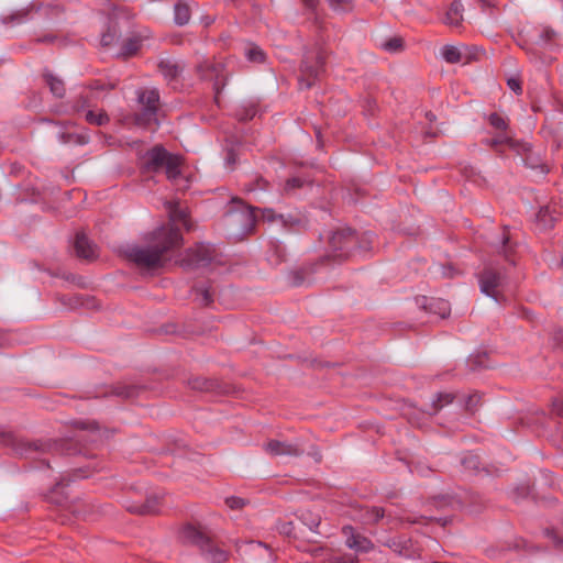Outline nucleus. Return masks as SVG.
Listing matches in <instances>:
<instances>
[{
    "mask_svg": "<svg viewBox=\"0 0 563 563\" xmlns=\"http://www.w3.org/2000/svg\"><path fill=\"white\" fill-rule=\"evenodd\" d=\"M183 245L184 238L177 227L162 225L148 234L146 245H129L122 254L136 267L147 272H157L168 265L175 252L179 251Z\"/></svg>",
    "mask_w": 563,
    "mask_h": 563,
    "instance_id": "1",
    "label": "nucleus"
},
{
    "mask_svg": "<svg viewBox=\"0 0 563 563\" xmlns=\"http://www.w3.org/2000/svg\"><path fill=\"white\" fill-rule=\"evenodd\" d=\"M257 211H261L263 220L267 222L278 221V216L282 214L273 209L255 208L244 203L240 198H232L231 207L223 216L224 224L232 229L231 235L243 239L253 233L257 223Z\"/></svg>",
    "mask_w": 563,
    "mask_h": 563,
    "instance_id": "2",
    "label": "nucleus"
},
{
    "mask_svg": "<svg viewBox=\"0 0 563 563\" xmlns=\"http://www.w3.org/2000/svg\"><path fill=\"white\" fill-rule=\"evenodd\" d=\"M372 241L367 234L360 236L351 228H341L332 232L329 238V252L320 257L325 265L330 263H342L349 260L356 252H367Z\"/></svg>",
    "mask_w": 563,
    "mask_h": 563,
    "instance_id": "3",
    "label": "nucleus"
},
{
    "mask_svg": "<svg viewBox=\"0 0 563 563\" xmlns=\"http://www.w3.org/2000/svg\"><path fill=\"white\" fill-rule=\"evenodd\" d=\"M183 157L170 153L162 144H155L139 156V169L142 175L165 173L170 181L181 175Z\"/></svg>",
    "mask_w": 563,
    "mask_h": 563,
    "instance_id": "4",
    "label": "nucleus"
},
{
    "mask_svg": "<svg viewBox=\"0 0 563 563\" xmlns=\"http://www.w3.org/2000/svg\"><path fill=\"white\" fill-rule=\"evenodd\" d=\"M139 109L131 115L132 122L142 129L156 131L161 125V96L156 88L136 90Z\"/></svg>",
    "mask_w": 563,
    "mask_h": 563,
    "instance_id": "5",
    "label": "nucleus"
},
{
    "mask_svg": "<svg viewBox=\"0 0 563 563\" xmlns=\"http://www.w3.org/2000/svg\"><path fill=\"white\" fill-rule=\"evenodd\" d=\"M2 441L3 444L10 448L15 455L37 460L41 465H45L47 468L52 467L49 460L42 459L41 456L56 450L57 445L55 442L27 441L12 433L4 434Z\"/></svg>",
    "mask_w": 563,
    "mask_h": 563,
    "instance_id": "6",
    "label": "nucleus"
},
{
    "mask_svg": "<svg viewBox=\"0 0 563 563\" xmlns=\"http://www.w3.org/2000/svg\"><path fill=\"white\" fill-rule=\"evenodd\" d=\"M327 58L328 52L322 46H317L314 49H307L303 53L299 67V84L301 87L310 89L316 81L320 79L325 71Z\"/></svg>",
    "mask_w": 563,
    "mask_h": 563,
    "instance_id": "7",
    "label": "nucleus"
},
{
    "mask_svg": "<svg viewBox=\"0 0 563 563\" xmlns=\"http://www.w3.org/2000/svg\"><path fill=\"white\" fill-rule=\"evenodd\" d=\"M558 33L550 26L537 25L519 35L518 45L528 54H534L538 48L551 49L556 45Z\"/></svg>",
    "mask_w": 563,
    "mask_h": 563,
    "instance_id": "8",
    "label": "nucleus"
},
{
    "mask_svg": "<svg viewBox=\"0 0 563 563\" xmlns=\"http://www.w3.org/2000/svg\"><path fill=\"white\" fill-rule=\"evenodd\" d=\"M217 250L213 244L199 242L188 247L176 263L186 271L206 268L214 261Z\"/></svg>",
    "mask_w": 563,
    "mask_h": 563,
    "instance_id": "9",
    "label": "nucleus"
},
{
    "mask_svg": "<svg viewBox=\"0 0 563 563\" xmlns=\"http://www.w3.org/2000/svg\"><path fill=\"white\" fill-rule=\"evenodd\" d=\"M477 277L479 289L483 294L493 298L498 303L506 300V297L499 290L505 279V275L499 269L486 266L478 273Z\"/></svg>",
    "mask_w": 563,
    "mask_h": 563,
    "instance_id": "10",
    "label": "nucleus"
},
{
    "mask_svg": "<svg viewBox=\"0 0 563 563\" xmlns=\"http://www.w3.org/2000/svg\"><path fill=\"white\" fill-rule=\"evenodd\" d=\"M196 70L201 79L213 81L214 100L218 102V96L225 86L223 65L206 59L197 65Z\"/></svg>",
    "mask_w": 563,
    "mask_h": 563,
    "instance_id": "11",
    "label": "nucleus"
},
{
    "mask_svg": "<svg viewBox=\"0 0 563 563\" xmlns=\"http://www.w3.org/2000/svg\"><path fill=\"white\" fill-rule=\"evenodd\" d=\"M264 451L273 457L276 456H301L305 452L298 442H287L272 439L264 444Z\"/></svg>",
    "mask_w": 563,
    "mask_h": 563,
    "instance_id": "12",
    "label": "nucleus"
},
{
    "mask_svg": "<svg viewBox=\"0 0 563 563\" xmlns=\"http://www.w3.org/2000/svg\"><path fill=\"white\" fill-rule=\"evenodd\" d=\"M494 250L501 254L506 261L510 263H515L514 255L517 249V242L512 240V236L509 232V228L507 225L503 227L499 235L490 242Z\"/></svg>",
    "mask_w": 563,
    "mask_h": 563,
    "instance_id": "13",
    "label": "nucleus"
},
{
    "mask_svg": "<svg viewBox=\"0 0 563 563\" xmlns=\"http://www.w3.org/2000/svg\"><path fill=\"white\" fill-rule=\"evenodd\" d=\"M163 500V495L161 494H152L146 497V499L136 504L133 503L131 505H126L125 509L134 515L147 516V515H156L161 510Z\"/></svg>",
    "mask_w": 563,
    "mask_h": 563,
    "instance_id": "14",
    "label": "nucleus"
},
{
    "mask_svg": "<svg viewBox=\"0 0 563 563\" xmlns=\"http://www.w3.org/2000/svg\"><path fill=\"white\" fill-rule=\"evenodd\" d=\"M325 265L320 262V258L313 263H307L302 265L300 268L292 271L289 274L290 285L294 287H300L305 285H310L312 280V276L317 273L319 266Z\"/></svg>",
    "mask_w": 563,
    "mask_h": 563,
    "instance_id": "15",
    "label": "nucleus"
},
{
    "mask_svg": "<svg viewBox=\"0 0 563 563\" xmlns=\"http://www.w3.org/2000/svg\"><path fill=\"white\" fill-rule=\"evenodd\" d=\"M180 537L185 543L197 547L199 551H201L211 539L200 527L192 523L183 526Z\"/></svg>",
    "mask_w": 563,
    "mask_h": 563,
    "instance_id": "16",
    "label": "nucleus"
},
{
    "mask_svg": "<svg viewBox=\"0 0 563 563\" xmlns=\"http://www.w3.org/2000/svg\"><path fill=\"white\" fill-rule=\"evenodd\" d=\"M342 532L346 537L345 544L349 549L364 553L374 549V543L367 537L355 533L352 526H344Z\"/></svg>",
    "mask_w": 563,
    "mask_h": 563,
    "instance_id": "17",
    "label": "nucleus"
},
{
    "mask_svg": "<svg viewBox=\"0 0 563 563\" xmlns=\"http://www.w3.org/2000/svg\"><path fill=\"white\" fill-rule=\"evenodd\" d=\"M386 545L400 556L416 558L419 555L418 547L406 536L390 538Z\"/></svg>",
    "mask_w": 563,
    "mask_h": 563,
    "instance_id": "18",
    "label": "nucleus"
},
{
    "mask_svg": "<svg viewBox=\"0 0 563 563\" xmlns=\"http://www.w3.org/2000/svg\"><path fill=\"white\" fill-rule=\"evenodd\" d=\"M145 390V387L142 385L135 384H126L123 382H119L114 385H111L109 389L103 394L104 396H114L121 399H134L140 396L142 391Z\"/></svg>",
    "mask_w": 563,
    "mask_h": 563,
    "instance_id": "19",
    "label": "nucleus"
},
{
    "mask_svg": "<svg viewBox=\"0 0 563 563\" xmlns=\"http://www.w3.org/2000/svg\"><path fill=\"white\" fill-rule=\"evenodd\" d=\"M157 68L168 85L177 84L184 71V65L170 58L161 59Z\"/></svg>",
    "mask_w": 563,
    "mask_h": 563,
    "instance_id": "20",
    "label": "nucleus"
},
{
    "mask_svg": "<svg viewBox=\"0 0 563 563\" xmlns=\"http://www.w3.org/2000/svg\"><path fill=\"white\" fill-rule=\"evenodd\" d=\"M95 472H98L97 467L81 466L77 468H73L71 471L62 473L58 481L55 483L53 487V492L57 493L60 487L67 486L70 482L76 481L78 478H88Z\"/></svg>",
    "mask_w": 563,
    "mask_h": 563,
    "instance_id": "21",
    "label": "nucleus"
},
{
    "mask_svg": "<svg viewBox=\"0 0 563 563\" xmlns=\"http://www.w3.org/2000/svg\"><path fill=\"white\" fill-rule=\"evenodd\" d=\"M74 249L79 258L92 261L97 257L96 245L84 232H77L74 241Z\"/></svg>",
    "mask_w": 563,
    "mask_h": 563,
    "instance_id": "22",
    "label": "nucleus"
},
{
    "mask_svg": "<svg viewBox=\"0 0 563 563\" xmlns=\"http://www.w3.org/2000/svg\"><path fill=\"white\" fill-rule=\"evenodd\" d=\"M188 386L194 390L208 393H223L222 383L216 378H207L201 376L188 379Z\"/></svg>",
    "mask_w": 563,
    "mask_h": 563,
    "instance_id": "23",
    "label": "nucleus"
},
{
    "mask_svg": "<svg viewBox=\"0 0 563 563\" xmlns=\"http://www.w3.org/2000/svg\"><path fill=\"white\" fill-rule=\"evenodd\" d=\"M200 554L210 563H227L230 552L218 547L212 539L200 551Z\"/></svg>",
    "mask_w": 563,
    "mask_h": 563,
    "instance_id": "24",
    "label": "nucleus"
},
{
    "mask_svg": "<svg viewBox=\"0 0 563 563\" xmlns=\"http://www.w3.org/2000/svg\"><path fill=\"white\" fill-rule=\"evenodd\" d=\"M559 213L551 206H543L536 216L537 225L540 230L552 229L558 220Z\"/></svg>",
    "mask_w": 563,
    "mask_h": 563,
    "instance_id": "25",
    "label": "nucleus"
},
{
    "mask_svg": "<svg viewBox=\"0 0 563 563\" xmlns=\"http://www.w3.org/2000/svg\"><path fill=\"white\" fill-rule=\"evenodd\" d=\"M312 183V178L307 175L291 176L285 180L282 192L291 196L305 186H311Z\"/></svg>",
    "mask_w": 563,
    "mask_h": 563,
    "instance_id": "26",
    "label": "nucleus"
},
{
    "mask_svg": "<svg viewBox=\"0 0 563 563\" xmlns=\"http://www.w3.org/2000/svg\"><path fill=\"white\" fill-rule=\"evenodd\" d=\"M191 292L201 306L207 307L213 302V290L210 282L195 284Z\"/></svg>",
    "mask_w": 563,
    "mask_h": 563,
    "instance_id": "27",
    "label": "nucleus"
},
{
    "mask_svg": "<svg viewBox=\"0 0 563 563\" xmlns=\"http://www.w3.org/2000/svg\"><path fill=\"white\" fill-rule=\"evenodd\" d=\"M295 516L310 531L319 533L318 528L321 523V515L310 509H299Z\"/></svg>",
    "mask_w": 563,
    "mask_h": 563,
    "instance_id": "28",
    "label": "nucleus"
},
{
    "mask_svg": "<svg viewBox=\"0 0 563 563\" xmlns=\"http://www.w3.org/2000/svg\"><path fill=\"white\" fill-rule=\"evenodd\" d=\"M278 221L288 232H300L306 228V220L299 213L280 214Z\"/></svg>",
    "mask_w": 563,
    "mask_h": 563,
    "instance_id": "29",
    "label": "nucleus"
},
{
    "mask_svg": "<svg viewBox=\"0 0 563 563\" xmlns=\"http://www.w3.org/2000/svg\"><path fill=\"white\" fill-rule=\"evenodd\" d=\"M42 76L54 97L59 99L65 97L66 88L64 81L60 78L53 75L48 69H45Z\"/></svg>",
    "mask_w": 563,
    "mask_h": 563,
    "instance_id": "30",
    "label": "nucleus"
},
{
    "mask_svg": "<svg viewBox=\"0 0 563 563\" xmlns=\"http://www.w3.org/2000/svg\"><path fill=\"white\" fill-rule=\"evenodd\" d=\"M169 219L173 223H180L186 231L194 229V223L186 209L179 207V205H173L169 208Z\"/></svg>",
    "mask_w": 563,
    "mask_h": 563,
    "instance_id": "31",
    "label": "nucleus"
},
{
    "mask_svg": "<svg viewBox=\"0 0 563 563\" xmlns=\"http://www.w3.org/2000/svg\"><path fill=\"white\" fill-rule=\"evenodd\" d=\"M258 112L257 103L246 102L234 109V118L240 122H249L255 118Z\"/></svg>",
    "mask_w": 563,
    "mask_h": 563,
    "instance_id": "32",
    "label": "nucleus"
},
{
    "mask_svg": "<svg viewBox=\"0 0 563 563\" xmlns=\"http://www.w3.org/2000/svg\"><path fill=\"white\" fill-rule=\"evenodd\" d=\"M142 46V38L137 36L126 38L122 45L119 53V56L128 59L130 57L135 56Z\"/></svg>",
    "mask_w": 563,
    "mask_h": 563,
    "instance_id": "33",
    "label": "nucleus"
},
{
    "mask_svg": "<svg viewBox=\"0 0 563 563\" xmlns=\"http://www.w3.org/2000/svg\"><path fill=\"white\" fill-rule=\"evenodd\" d=\"M462 12H463L462 2L459 0L453 1L450 4V7L445 13L444 23L449 24V25L457 26L460 24V22L463 20Z\"/></svg>",
    "mask_w": 563,
    "mask_h": 563,
    "instance_id": "34",
    "label": "nucleus"
},
{
    "mask_svg": "<svg viewBox=\"0 0 563 563\" xmlns=\"http://www.w3.org/2000/svg\"><path fill=\"white\" fill-rule=\"evenodd\" d=\"M385 516V509L382 507L373 506L362 509V519L364 523L375 525Z\"/></svg>",
    "mask_w": 563,
    "mask_h": 563,
    "instance_id": "35",
    "label": "nucleus"
},
{
    "mask_svg": "<svg viewBox=\"0 0 563 563\" xmlns=\"http://www.w3.org/2000/svg\"><path fill=\"white\" fill-rule=\"evenodd\" d=\"M191 16L190 8L188 4L177 2L174 7V21L177 25H186Z\"/></svg>",
    "mask_w": 563,
    "mask_h": 563,
    "instance_id": "36",
    "label": "nucleus"
},
{
    "mask_svg": "<svg viewBox=\"0 0 563 563\" xmlns=\"http://www.w3.org/2000/svg\"><path fill=\"white\" fill-rule=\"evenodd\" d=\"M85 120L91 125L103 126L110 122V117L104 110H100L99 112L88 110L85 114Z\"/></svg>",
    "mask_w": 563,
    "mask_h": 563,
    "instance_id": "37",
    "label": "nucleus"
},
{
    "mask_svg": "<svg viewBox=\"0 0 563 563\" xmlns=\"http://www.w3.org/2000/svg\"><path fill=\"white\" fill-rule=\"evenodd\" d=\"M441 55L449 64H456L463 60V54L453 45H444L441 49Z\"/></svg>",
    "mask_w": 563,
    "mask_h": 563,
    "instance_id": "38",
    "label": "nucleus"
},
{
    "mask_svg": "<svg viewBox=\"0 0 563 563\" xmlns=\"http://www.w3.org/2000/svg\"><path fill=\"white\" fill-rule=\"evenodd\" d=\"M455 399V395L453 393H438L435 399L432 402V412L437 413L443 407L450 405Z\"/></svg>",
    "mask_w": 563,
    "mask_h": 563,
    "instance_id": "39",
    "label": "nucleus"
},
{
    "mask_svg": "<svg viewBox=\"0 0 563 563\" xmlns=\"http://www.w3.org/2000/svg\"><path fill=\"white\" fill-rule=\"evenodd\" d=\"M245 57L251 63L263 64L265 63L267 56L260 46L252 44L246 48Z\"/></svg>",
    "mask_w": 563,
    "mask_h": 563,
    "instance_id": "40",
    "label": "nucleus"
},
{
    "mask_svg": "<svg viewBox=\"0 0 563 563\" xmlns=\"http://www.w3.org/2000/svg\"><path fill=\"white\" fill-rule=\"evenodd\" d=\"M488 362V355L487 353H482V354H476L474 356H471L467 358V367L470 368V371L472 372H475V371H479L482 368H488L489 365L487 364Z\"/></svg>",
    "mask_w": 563,
    "mask_h": 563,
    "instance_id": "41",
    "label": "nucleus"
},
{
    "mask_svg": "<svg viewBox=\"0 0 563 563\" xmlns=\"http://www.w3.org/2000/svg\"><path fill=\"white\" fill-rule=\"evenodd\" d=\"M487 120L489 125L499 132H506L509 128L508 120L497 112L490 113Z\"/></svg>",
    "mask_w": 563,
    "mask_h": 563,
    "instance_id": "42",
    "label": "nucleus"
},
{
    "mask_svg": "<svg viewBox=\"0 0 563 563\" xmlns=\"http://www.w3.org/2000/svg\"><path fill=\"white\" fill-rule=\"evenodd\" d=\"M119 38V31L115 25H108L106 32L101 34L100 43L103 47L111 46Z\"/></svg>",
    "mask_w": 563,
    "mask_h": 563,
    "instance_id": "43",
    "label": "nucleus"
},
{
    "mask_svg": "<svg viewBox=\"0 0 563 563\" xmlns=\"http://www.w3.org/2000/svg\"><path fill=\"white\" fill-rule=\"evenodd\" d=\"M269 187V183L262 176H256L253 180L249 181L244 185V188L247 192H253L257 190L265 191Z\"/></svg>",
    "mask_w": 563,
    "mask_h": 563,
    "instance_id": "44",
    "label": "nucleus"
},
{
    "mask_svg": "<svg viewBox=\"0 0 563 563\" xmlns=\"http://www.w3.org/2000/svg\"><path fill=\"white\" fill-rule=\"evenodd\" d=\"M483 143L497 151L500 145H504V144L512 145V140H511V137L507 136L506 134L499 133L493 139L484 140Z\"/></svg>",
    "mask_w": 563,
    "mask_h": 563,
    "instance_id": "45",
    "label": "nucleus"
},
{
    "mask_svg": "<svg viewBox=\"0 0 563 563\" xmlns=\"http://www.w3.org/2000/svg\"><path fill=\"white\" fill-rule=\"evenodd\" d=\"M91 106L90 96L87 93H80L71 102V109L74 112H81Z\"/></svg>",
    "mask_w": 563,
    "mask_h": 563,
    "instance_id": "46",
    "label": "nucleus"
},
{
    "mask_svg": "<svg viewBox=\"0 0 563 563\" xmlns=\"http://www.w3.org/2000/svg\"><path fill=\"white\" fill-rule=\"evenodd\" d=\"M115 87H117V84L104 82L101 79H91L85 85V88H87L91 91L113 90V89H115Z\"/></svg>",
    "mask_w": 563,
    "mask_h": 563,
    "instance_id": "47",
    "label": "nucleus"
},
{
    "mask_svg": "<svg viewBox=\"0 0 563 563\" xmlns=\"http://www.w3.org/2000/svg\"><path fill=\"white\" fill-rule=\"evenodd\" d=\"M58 140L63 144L76 143V144H85L86 137L76 133L70 132H59Z\"/></svg>",
    "mask_w": 563,
    "mask_h": 563,
    "instance_id": "48",
    "label": "nucleus"
},
{
    "mask_svg": "<svg viewBox=\"0 0 563 563\" xmlns=\"http://www.w3.org/2000/svg\"><path fill=\"white\" fill-rule=\"evenodd\" d=\"M408 520L411 523H423V525H428L429 522L434 521L443 527H445L449 522H451L450 518H435V517H426V516L415 517V518L408 519Z\"/></svg>",
    "mask_w": 563,
    "mask_h": 563,
    "instance_id": "49",
    "label": "nucleus"
},
{
    "mask_svg": "<svg viewBox=\"0 0 563 563\" xmlns=\"http://www.w3.org/2000/svg\"><path fill=\"white\" fill-rule=\"evenodd\" d=\"M224 503L232 510H241L247 505L246 499L238 496L227 497Z\"/></svg>",
    "mask_w": 563,
    "mask_h": 563,
    "instance_id": "50",
    "label": "nucleus"
},
{
    "mask_svg": "<svg viewBox=\"0 0 563 563\" xmlns=\"http://www.w3.org/2000/svg\"><path fill=\"white\" fill-rule=\"evenodd\" d=\"M279 534L295 537V525L292 521H279L276 526Z\"/></svg>",
    "mask_w": 563,
    "mask_h": 563,
    "instance_id": "51",
    "label": "nucleus"
},
{
    "mask_svg": "<svg viewBox=\"0 0 563 563\" xmlns=\"http://www.w3.org/2000/svg\"><path fill=\"white\" fill-rule=\"evenodd\" d=\"M383 47L388 52H398L404 47V40L401 37H391L384 43Z\"/></svg>",
    "mask_w": 563,
    "mask_h": 563,
    "instance_id": "52",
    "label": "nucleus"
},
{
    "mask_svg": "<svg viewBox=\"0 0 563 563\" xmlns=\"http://www.w3.org/2000/svg\"><path fill=\"white\" fill-rule=\"evenodd\" d=\"M482 396L478 393H473L467 396L465 400V409L467 411H474L479 406Z\"/></svg>",
    "mask_w": 563,
    "mask_h": 563,
    "instance_id": "53",
    "label": "nucleus"
},
{
    "mask_svg": "<svg viewBox=\"0 0 563 563\" xmlns=\"http://www.w3.org/2000/svg\"><path fill=\"white\" fill-rule=\"evenodd\" d=\"M507 86L511 91H514L517 96L522 95V82L520 78L510 77L507 79Z\"/></svg>",
    "mask_w": 563,
    "mask_h": 563,
    "instance_id": "54",
    "label": "nucleus"
},
{
    "mask_svg": "<svg viewBox=\"0 0 563 563\" xmlns=\"http://www.w3.org/2000/svg\"><path fill=\"white\" fill-rule=\"evenodd\" d=\"M462 465L465 466L466 468H473V470L478 468V465H479L478 456L474 455V454L465 455L462 459Z\"/></svg>",
    "mask_w": 563,
    "mask_h": 563,
    "instance_id": "55",
    "label": "nucleus"
},
{
    "mask_svg": "<svg viewBox=\"0 0 563 563\" xmlns=\"http://www.w3.org/2000/svg\"><path fill=\"white\" fill-rule=\"evenodd\" d=\"M544 536L549 539H551L555 545V548H561L563 547V538H561L560 536H558L555 529L553 528H547L544 530Z\"/></svg>",
    "mask_w": 563,
    "mask_h": 563,
    "instance_id": "56",
    "label": "nucleus"
},
{
    "mask_svg": "<svg viewBox=\"0 0 563 563\" xmlns=\"http://www.w3.org/2000/svg\"><path fill=\"white\" fill-rule=\"evenodd\" d=\"M330 7L334 10L342 9L349 10L351 9V0H329Z\"/></svg>",
    "mask_w": 563,
    "mask_h": 563,
    "instance_id": "57",
    "label": "nucleus"
},
{
    "mask_svg": "<svg viewBox=\"0 0 563 563\" xmlns=\"http://www.w3.org/2000/svg\"><path fill=\"white\" fill-rule=\"evenodd\" d=\"M78 427L80 429H91L93 432L98 431V424L97 422L92 421V422H84V421H80L77 423ZM97 438H99V434L97 433H93V438L91 439L92 442H96L97 441Z\"/></svg>",
    "mask_w": 563,
    "mask_h": 563,
    "instance_id": "58",
    "label": "nucleus"
},
{
    "mask_svg": "<svg viewBox=\"0 0 563 563\" xmlns=\"http://www.w3.org/2000/svg\"><path fill=\"white\" fill-rule=\"evenodd\" d=\"M330 563H358V560L355 555L345 554L334 558Z\"/></svg>",
    "mask_w": 563,
    "mask_h": 563,
    "instance_id": "59",
    "label": "nucleus"
},
{
    "mask_svg": "<svg viewBox=\"0 0 563 563\" xmlns=\"http://www.w3.org/2000/svg\"><path fill=\"white\" fill-rule=\"evenodd\" d=\"M225 163L229 166H234L238 162V153L234 148H228L225 153Z\"/></svg>",
    "mask_w": 563,
    "mask_h": 563,
    "instance_id": "60",
    "label": "nucleus"
},
{
    "mask_svg": "<svg viewBox=\"0 0 563 563\" xmlns=\"http://www.w3.org/2000/svg\"><path fill=\"white\" fill-rule=\"evenodd\" d=\"M55 40H56V36H55V35L47 34V35H44V36L37 37V38H36V42H37V43H44V44H51V43H53Z\"/></svg>",
    "mask_w": 563,
    "mask_h": 563,
    "instance_id": "61",
    "label": "nucleus"
},
{
    "mask_svg": "<svg viewBox=\"0 0 563 563\" xmlns=\"http://www.w3.org/2000/svg\"><path fill=\"white\" fill-rule=\"evenodd\" d=\"M317 463H320L322 461V454L319 451L318 448H312V450L308 453Z\"/></svg>",
    "mask_w": 563,
    "mask_h": 563,
    "instance_id": "62",
    "label": "nucleus"
},
{
    "mask_svg": "<svg viewBox=\"0 0 563 563\" xmlns=\"http://www.w3.org/2000/svg\"><path fill=\"white\" fill-rule=\"evenodd\" d=\"M247 544L250 545H255V547H258V548H264L266 549L267 551L272 552V548L271 545H268L267 543L263 542V541H254V540H250V541H246Z\"/></svg>",
    "mask_w": 563,
    "mask_h": 563,
    "instance_id": "63",
    "label": "nucleus"
},
{
    "mask_svg": "<svg viewBox=\"0 0 563 563\" xmlns=\"http://www.w3.org/2000/svg\"><path fill=\"white\" fill-rule=\"evenodd\" d=\"M47 9L55 15H58L59 13L64 12V9L58 4H49L47 5Z\"/></svg>",
    "mask_w": 563,
    "mask_h": 563,
    "instance_id": "64",
    "label": "nucleus"
}]
</instances>
